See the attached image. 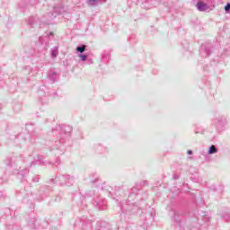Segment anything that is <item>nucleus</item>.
Wrapping results in <instances>:
<instances>
[{"instance_id":"nucleus-1","label":"nucleus","mask_w":230,"mask_h":230,"mask_svg":"<svg viewBox=\"0 0 230 230\" xmlns=\"http://www.w3.org/2000/svg\"><path fill=\"white\" fill-rule=\"evenodd\" d=\"M148 199V192L141 190V187H133L128 194V199L121 205L118 202L122 214L120 215L121 220L125 218V222H128L130 218L141 217L143 215V201Z\"/></svg>"},{"instance_id":"nucleus-2","label":"nucleus","mask_w":230,"mask_h":230,"mask_svg":"<svg viewBox=\"0 0 230 230\" xmlns=\"http://www.w3.org/2000/svg\"><path fill=\"white\" fill-rule=\"evenodd\" d=\"M71 132H73V127L66 124L52 128L44 140L45 148L50 152H55L56 155H62L66 152L64 145L68 137H71Z\"/></svg>"},{"instance_id":"nucleus-3","label":"nucleus","mask_w":230,"mask_h":230,"mask_svg":"<svg viewBox=\"0 0 230 230\" xmlns=\"http://www.w3.org/2000/svg\"><path fill=\"white\" fill-rule=\"evenodd\" d=\"M222 49H224V47H220V43L218 42H207L201 44L199 52L203 58H208V57H211V55H214V58L210 60V65L203 66V71L207 73H213V71L219 74L224 73L226 62L224 61L225 58H223V61L220 60V53H222Z\"/></svg>"},{"instance_id":"nucleus-4","label":"nucleus","mask_w":230,"mask_h":230,"mask_svg":"<svg viewBox=\"0 0 230 230\" xmlns=\"http://www.w3.org/2000/svg\"><path fill=\"white\" fill-rule=\"evenodd\" d=\"M17 163H24L25 167L23 169L20 170H14L13 174L16 175L17 179L21 181L23 184H26L28 182V180H26V177L28 176V173H30V166L33 164V160L31 159V156H29L28 158L22 157V155H17L15 153L13 154L12 156L8 157L6 159L5 164L7 166H15Z\"/></svg>"},{"instance_id":"nucleus-5","label":"nucleus","mask_w":230,"mask_h":230,"mask_svg":"<svg viewBox=\"0 0 230 230\" xmlns=\"http://www.w3.org/2000/svg\"><path fill=\"white\" fill-rule=\"evenodd\" d=\"M194 213L190 211V208L183 207L173 212L172 220L178 226V230H191L193 225H190V218H193Z\"/></svg>"},{"instance_id":"nucleus-6","label":"nucleus","mask_w":230,"mask_h":230,"mask_svg":"<svg viewBox=\"0 0 230 230\" xmlns=\"http://www.w3.org/2000/svg\"><path fill=\"white\" fill-rule=\"evenodd\" d=\"M35 124H26L25 128L28 133H20L15 136L14 143L16 146H30V145H35L39 134L33 129Z\"/></svg>"},{"instance_id":"nucleus-7","label":"nucleus","mask_w":230,"mask_h":230,"mask_svg":"<svg viewBox=\"0 0 230 230\" xmlns=\"http://www.w3.org/2000/svg\"><path fill=\"white\" fill-rule=\"evenodd\" d=\"M90 182L93 184L94 188H97V190H102V191H107L109 197H111L113 200H116V202H119V196H118V191L115 192L112 187L103 183L102 179L98 177L97 173L90 174Z\"/></svg>"},{"instance_id":"nucleus-8","label":"nucleus","mask_w":230,"mask_h":230,"mask_svg":"<svg viewBox=\"0 0 230 230\" xmlns=\"http://www.w3.org/2000/svg\"><path fill=\"white\" fill-rule=\"evenodd\" d=\"M54 35L53 31L45 32V34L40 36L36 42V46L40 48V57L42 58L46 57V53H48V49H49V40H53Z\"/></svg>"},{"instance_id":"nucleus-9","label":"nucleus","mask_w":230,"mask_h":230,"mask_svg":"<svg viewBox=\"0 0 230 230\" xmlns=\"http://www.w3.org/2000/svg\"><path fill=\"white\" fill-rule=\"evenodd\" d=\"M49 184H58V186H73L75 184V176L58 173L54 179L52 178L49 180Z\"/></svg>"},{"instance_id":"nucleus-10","label":"nucleus","mask_w":230,"mask_h":230,"mask_svg":"<svg viewBox=\"0 0 230 230\" xmlns=\"http://www.w3.org/2000/svg\"><path fill=\"white\" fill-rule=\"evenodd\" d=\"M53 191V187L51 185H43L40 186L36 193L31 192V197H32L33 200H37V202H42L44 199L49 197V192Z\"/></svg>"},{"instance_id":"nucleus-11","label":"nucleus","mask_w":230,"mask_h":230,"mask_svg":"<svg viewBox=\"0 0 230 230\" xmlns=\"http://www.w3.org/2000/svg\"><path fill=\"white\" fill-rule=\"evenodd\" d=\"M95 193L94 190H88L85 192L84 197H82V192L80 194L75 195L74 197V201L77 204L80 209L85 211L87 209V202L85 201V197H94Z\"/></svg>"},{"instance_id":"nucleus-12","label":"nucleus","mask_w":230,"mask_h":230,"mask_svg":"<svg viewBox=\"0 0 230 230\" xmlns=\"http://www.w3.org/2000/svg\"><path fill=\"white\" fill-rule=\"evenodd\" d=\"M74 230H93V221L86 217H81L75 220Z\"/></svg>"},{"instance_id":"nucleus-13","label":"nucleus","mask_w":230,"mask_h":230,"mask_svg":"<svg viewBox=\"0 0 230 230\" xmlns=\"http://www.w3.org/2000/svg\"><path fill=\"white\" fill-rule=\"evenodd\" d=\"M213 123L217 130V132H224L227 127V117L226 115H218L213 119Z\"/></svg>"},{"instance_id":"nucleus-14","label":"nucleus","mask_w":230,"mask_h":230,"mask_svg":"<svg viewBox=\"0 0 230 230\" xmlns=\"http://www.w3.org/2000/svg\"><path fill=\"white\" fill-rule=\"evenodd\" d=\"M93 208L99 209V211H105L107 209V199L102 198V196H97L92 200Z\"/></svg>"},{"instance_id":"nucleus-15","label":"nucleus","mask_w":230,"mask_h":230,"mask_svg":"<svg viewBox=\"0 0 230 230\" xmlns=\"http://www.w3.org/2000/svg\"><path fill=\"white\" fill-rule=\"evenodd\" d=\"M51 94H53V96H57V92H47L46 93L42 89H40L38 91L39 100L42 103V105H45V103H48V96H51Z\"/></svg>"},{"instance_id":"nucleus-16","label":"nucleus","mask_w":230,"mask_h":230,"mask_svg":"<svg viewBox=\"0 0 230 230\" xmlns=\"http://www.w3.org/2000/svg\"><path fill=\"white\" fill-rule=\"evenodd\" d=\"M146 212L144 213V220H145V224H148V220H152V218H154V217H155V208L148 206L146 208Z\"/></svg>"},{"instance_id":"nucleus-17","label":"nucleus","mask_w":230,"mask_h":230,"mask_svg":"<svg viewBox=\"0 0 230 230\" xmlns=\"http://www.w3.org/2000/svg\"><path fill=\"white\" fill-rule=\"evenodd\" d=\"M95 230H114V228L106 221H97Z\"/></svg>"},{"instance_id":"nucleus-18","label":"nucleus","mask_w":230,"mask_h":230,"mask_svg":"<svg viewBox=\"0 0 230 230\" xmlns=\"http://www.w3.org/2000/svg\"><path fill=\"white\" fill-rule=\"evenodd\" d=\"M64 12V7L62 5L54 6L53 12L48 13V17L51 19H56L57 15H60Z\"/></svg>"},{"instance_id":"nucleus-19","label":"nucleus","mask_w":230,"mask_h":230,"mask_svg":"<svg viewBox=\"0 0 230 230\" xmlns=\"http://www.w3.org/2000/svg\"><path fill=\"white\" fill-rule=\"evenodd\" d=\"M93 148L95 154H109V148L102 144H94Z\"/></svg>"},{"instance_id":"nucleus-20","label":"nucleus","mask_w":230,"mask_h":230,"mask_svg":"<svg viewBox=\"0 0 230 230\" xmlns=\"http://www.w3.org/2000/svg\"><path fill=\"white\" fill-rule=\"evenodd\" d=\"M196 8L199 12H208V10H209V4H208V3L202 2V0H198Z\"/></svg>"},{"instance_id":"nucleus-21","label":"nucleus","mask_w":230,"mask_h":230,"mask_svg":"<svg viewBox=\"0 0 230 230\" xmlns=\"http://www.w3.org/2000/svg\"><path fill=\"white\" fill-rule=\"evenodd\" d=\"M48 78L52 82L53 84L58 82V73L55 71V69H50L48 72Z\"/></svg>"},{"instance_id":"nucleus-22","label":"nucleus","mask_w":230,"mask_h":230,"mask_svg":"<svg viewBox=\"0 0 230 230\" xmlns=\"http://www.w3.org/2000/svg\"><path fill=\"white\" fill-rule=\"evenodd\" d=\"M219 217L223 222L229 223L230 222V209H225L219 211Z\"/></svg>"},{"instance_id":"nucleus-23","label":"nucleus","mask_w":230,"mask_h":230,"mask_svg":"<svg viewBox=\"0 0 230 230\" xmlns=\"http://www.w3.org/2000/svg\"><path fill=\"white\" fill-rule=\"evenodd\" d=\"M101 57L102 64H109L111 62V50H104Z\"/></svg>"},{"instance_id":"nucleus-24","label":"nucleus","mask_w":230,"mask_h":230,"mask_svg":"<svg viewBox=\"0 0 230 230\" xmlns=\"http://www.w3.org/2000/svg\"><path fill=\"white\" fill-rule=\"evenodd\" d=\"M137 4L141 6V8H144L145 10H150L152 8L150 0H138Z\"/></svg>"},{"instance_id":"nucleus-25","label":"nucleus","mask_w":230,"mask_h":230,"mask_svg":"<svg viewBox=\"0 0 230 230\" xmlns=\"http://www.w3.org/2000/svg\"><path fill=\"white\" fill-rule=\"evenodd\" d=\"M37 219L35 217H30L27 221V226L30 227V229H37Z\"/></svg>"},{"instance_id":"nucleus-26","label":"nucleus","mask_w":230,"mask_h":230,"mask_svg":"<svg viewBox=\"0 0 230 230\" xmlns=\"http://www.w3.org/2000/svg\"><path fill=\"white\" fill-rule=\"evenodd\" d=\"M213 154H218V147L215 145H211L208 150V155H213Z\"/></svg>"},{"instance_id":"nucleus-27","label":"nucleus","mask_w":230,"mask_h":230,"mask_svg":"<svg viewBox=\"0 0 230 230\" xmlns=\"http://www.w3.org/2000/svg\"><path fill=\"white\" fill-rule=\"evenodd\" d=\"M23 193H25V197L22 199V202H23V204H28V202H30V200H31V199H28V197H30V190H28L25 187L23 190Z\"/></svg>"},{"instance_id":"nucleus-28","label":"nucleus","mask_w":230,"mask_h":230,"mask_svg":"<svg viewBox=\"0 0 230 230\" xmlns=\"http://www.w3.org/2000/svg\"><path fill=\"white\" fill-rule=\"evenodd\" d=\"M128 42L134 46L137 42V38L136 37V34L132 33L128 38Z\"/></svg>"},{"instance_id":"nucleus-29","label":"nucleus","mask_w":230,"mask_h":230,"mask_svg":"<svg viewBox=\"0 0 230 230\" xmlns=\"http://www.w3.org/2000/svg\"><path fill=\"white\" fill-rule=\"evenodd\" d=\"M50 57L51 58H57V57H58V47H54L51 49Z\"/></svg>"},{"instance_id":"nucleus-30","label":"nucleus","mask_w":230,"mask_h":230,"mask_svg":"<svg viewBox=\"0 0 230 230\" xmlns=\"http://www.w3.org/2000/svg\"><path fill=\"white\" fill-rule=\"evenodd\" d=\"M86 49H87V45L81 44L76 47V51H77V53L82 54V53H84V51H85Z\"/></svg>"},{"instance_id":"nucleus-31","label":"nucleus","mask_w":230,"mask_h":230,"mask_svg":"<svg viewBox=\"0 0 230 230\" xmlns=\"http://www.w3.org/2000/svg\"><path fill=\"white\" fill-rule=\"evenodd\" d=\"M113 230H132L130 229V227H128L127 226H123L121 225V221L119 223H118V225L116 226L115 228H113Z\"/></svg>"},{"instance_id":"nucleus-32","label":"nucleus","mask_w":230,"mask_h":230,"mask_svg":"<svg viewBox=\"0 0 230 230\" xmlns=\"http://www.w3.org/2000/svg\"><path fill=\"white\" fill-rule=\"evenodd\" d=\"M28 24H29V26H31V28H33V26H35V24H37V18L31 16L28 20Z\"/></svg>"},{"instance_id":"nucleus-33","label":"nucleus","mask_w":230,"mask_h":230,"mask_svg":"<svg viewBox=\"0 0 230 230\" xmlns=\"http://www.w3.org/2000/svg\"><path fill=\"white\" fill-rule=\"evenodd\" d=\"M200 155H204L205 161H206L207 163H211V156H209V155H208V153L206 154V152L202 151V152L200 153Z\"/></svg>"},{"instance_id":"nucleus-34","label":"nucleus","mask_w":230,"mask_h":230,"mask_svg":"<svg viewBox=\"0 0 230 230\" xmlns=\"http://www.w3.org/2000/svg\"><path fill=\"white\" fill-rule=\"evenodd\" d=\"M98 3H100L98 0H88L87 1L88 6H98Z\"/></svg>"},{"instance_id":"nucleus-35","label":"nucleus","mask_w":230,"mask_h":230,"mask_svg":"<svg viewBox=\"0 0 230 230\" xmlns=\"http://www.w3.org/2000/svg\"><path fill=\"white\" fill-rule=\"evenodd\" d=\"M62 197H64V192L59 191L56 196L55 202H60L62 200Z\"/></svg>"},{"instance_id":"nucleus-36","label":"nucleus","mask_w":230,"mask_h":230,"mask_svg":"<svg viewBox=\"0 0 230 230\" xmlns=\"http://www.w3.org/2000/svg\"><path fill=\"white\" fill-rule=\"evenodd\" d=\"M78 57L82 62H85L87 60V57H89V55L81 53V54H78Z\"/></svg>"},{"instance_id":"nucleus-37","label":"nucleus","mask_w":230,"mask_h":230,"mask_svg":"<svg viewBox=\"0 0 230 230\" xmlns=\"http://www.w3.org/2000/svg\"><path fill=\"white\" fill-rule=\"evenodd\" d=\"M40 181V175L36 174L32 177V182H39Z\"/></svg>"},{"instance_id":"nucleus-38","label":"nucleus","mask_w":230,"mask_h":230,"mask_svg":"<svg viewBox=\"0 0 230 230\" xmlns=\"http://www.w3.org/2000/svg\"><path fill=\"white\" fill-rule=\"evenodd\" d=\"M4 215H6L8 217V215H12V213H13V211H12V209L6 208L4 209Z\"/></svg>"},{"instance_id":"nucleus-39","label":"nucleus","mask_w":230,"mask_h":230,"mask_svg":"<svg viewBox=\"0 0 230 230\" xmlns=\"http://www.w3.org/2000/svg\"><path fill=\"white\" fill-rule=\"evenodd\" d=\"M225 12L226 13H230V2L226 3L225 6Z\"/></svg>"},{"instance_id":"nucleus-40","label":"nucleus","mask_w":230,"mask_h":230,"mask_svg":"<svg viewBox=\"0 0 230 230\" xmlns=\"http://www.w3.org/2000/svg\"><path fill=\"white\" fill-rule=\"evenodd\" d=\"M49 164H60V158L58 156L54 162H49Z\"/></svg>"},{"instance_id":"nucleus-41","label":"nucleus","mask_w":230,"mask_h":230,"mask_svg":"<svg viewBox=\"0 0 230 230\" xmlns=\"http://www.w3.org/2000/svg\"><path fill=\"white\" fill-rule=\"evenodd\" d=\"M63 64L65 66V67H71V63H69V60H65L63 61Z\"/></svg>"},{"instance_id":"nucleus-42","label":"nucleus","mask_w":230,"mask_h":230,"mask_svg":"<svg viewBox=\"0 0 230 230\" xmlns=\"http://www.w3.org/2000/svg\"><path fill=\"white\" fill-rule=\"evenodd\" d=\"M203 220H204V222H209L210 217H208V215H204Z\"/></svg>"},{"instance_id":"nucleus-43","label":"nucleus","mask_w":230,"mask_h":230,"mask_svg":"<svg viewBox=\"0 0 230 230\" xmlns=\"http://www.w3.org/2000/svg\"><path fill=\"white\" fill-rule=\"evenodd\" d=\"M13 110L16 111V112H19V111H21V105L14 106Z\"/></svg>"},{"instance_id":"nucleus-44","label":"nucleus","mask_w":230,"mask_h":230,"mask_svg":"<svg viewBox=\"0 0 230 230\" xmlns=\"http://www.w3.org/2000/svg\"><path fill=\"white\" fill-rule=\"evenodd\" d=\"M195 134H204V129H196Z\"/></svg>"},{"instance_id":"nucleus-45","label":"nucleus","mask_w":230,"mask_h":230,"mask_svg":"<svg viewBox=\"0 0 230 230\" xmlns=\"http://www.w3.org/2000/svg\"><path fill=\"white\" fill-rule=\"evenodd\" d=\"M5 197H6V195L4 194L3 191H0V200L3 199H4Z\"/></svg>"},{"instance_id":"nucleus-46","label":"nucleus","mask_w":230,"mask_h":230,"mask_svg":"<svg viewBox=\"0 0 230 230\" xmlns=\"http://www.w3.org/2000/svg\"><path fill=\"white\" fill-rule=\"evenodd\" d=\"M187 155H193V150H191V149L187 150Z\"/></svg>"},{"instance_id":"nucleus-47","label":"nucleus","mask_w":230,"mask_h":230,"mask_svg":"<svg viewBox=\"0 0 230 230\" xmlns=\"http://www.w3.org/2000/svg\"><path fill=\"white\" fill-rule=\"evenodd\" d=\"M172 179H173L174 181H177V180L179 179V174L174 173V174L172 175Z\"/></svg>"},{"instance_id":"nucleus-48","label":"nucleus","mask_w":230,"mask_h":230,"mask_svg":"<svg viewBox=\"0 0 230 230\" xmlns=\"http://www.w3.org/2000/svg\"><path fill=\"white\" fill-rule=\"evenodd\" d=\"M146 184H148V181H143L140 183V186H146Z\"/></svg>"},{"instance_id":"nucleus-49","label":"nucleus","mask_w":230,"mask_h":230,"mask_svg":"<svg viewBox=\"0 0 230 230\" xmlns=\"http://www.w3.org/2000/svg\"><path fill=\"white\" fill-rule=\"evenodd\" d=\"M6 179L4 178H0V184H3V182H5Z\"/></svg>"},{"instance_id":"nucleus-50","label":"nucleus","mask_w":230,"mask_h":230,"mask_svg":"<svg viewBox=\"0 0 230 230\" xmlns=\"http://www.w3.org/2000/svg\"><path fill=\"white\" fill-rule=\"evenodd\" d=\"M183 48L186 49V51H189V49H190V44L187 43L186 47H183Z\"/></svg>"},{"instance_id":"nucleus-51","label":"nucleus","mask_w":230,"mask_h":230,"mask_svg":"<svg viewBox=\"0 0 230 230\" xmlns=\"http://www.w3.org/2000/svg\"><path fill=\"white\" fill-rule=\"evenodd\" d=\"M8 227H9V229H13V225H9Z\"/></svg>"},{"instance_id":"nucleus-52","label":"nucleus","mask_w":230,"mask_h":230,"mask_svg":"<svg viewBox=\"0 0 230 230\" xmlns=\"http://www.w3.org/2000/svg\"><path fill=\"white\" fill-rule=\"evenodd\" d=\"M211 190L212 191H217V187H212Z\"/></svg>"},{"instance_id":"nucleus-53","label":"nucleus","mask_w":230,"mask_h":230,"mask_svg":"<svg viewBox=\"0 0 230 230\" xmlns=\"http://www.w3.org/2000/svg\"><path fill=\"white\" fill-rule=\"evenodd\" d=\"M164 4H166L167 1H170V0H163Z\"/></svg>"},{"instance_id":"nucleus-54","label":"nucleus","mask_w":230,"mask_h":230,"mask_svg":"<svg viewBox=\"0 0 230 230\" xmlns=\"http://www.w3.org/2000/svg\"><path fill=\"white\" fill-rule=\"evenodd\" d=\"M40 164H44V161L40 159Z\"/></svg>"},{"instance_id":"nucleus-55","label":"nucleus","mask_w":230,"mask_h":230,"mask_svg":"<svg viewBox=\"0 0 230 230\" xmlns=\"http://www.w3.org/2000/svg\"><path fill=\"white\" fill-rule=\"evenodd\" d=\"M3 109V105L2 104H0V111Z\"/></svg>"},{"instance_id":"nucleus-56","label":"nucleus","mask_w":230,"mask_h":230,"mask_svg":"<svg viewBox=\"0 0 230 230\" xmlns=\"http://www.w3.org/2000/svg\"><path fill=\"white\" fill-rule=\"evenodd\" d=\"M25 69H30V66H27Z\"/></svg>"},{"instance_id":"nucleus-57","label":"nucleus","mask_w":230,"mask_h":230,"mask_svg":"<svg viewBox=\"0 0 230 230\" xmlns=\"http://www.w3.org/2000/svg\"><path fill=\"white\" fill-rule=\"evenodd\" d=\"M181 45H183V46H184V43H181Z\"/></svg>"}]
</instances>
